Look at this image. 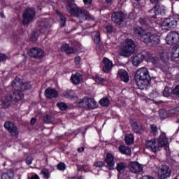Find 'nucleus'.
Segmentation results:
<instances>
[{
  "label": "nucleus",
  "instance_id": "1",
  "mask_svg": "<svg viewBox=\"0 0 179 179\" xmlns=\"http://www.w3.org/2000/svg\"><path fill=\"white\" fill-rule=\"evenodd\" d=\"M12 87L15 90L13 96H6L2 99V104L4 108H6L10 104L12 100H15V101L22 100L24 97L22 91L26 90V89H31V85L29 83H23V81L20 78H15L13 81Z\"/></svg>",
  "mask_w": 179,
  "mask_h": 179
},
{
  "label": "nucleus",
  "instance_id": "2",
  "mask_svg": "<svg viewBox=\"0 0 179 179\" xmlns=\"http://www.w3.org/2000/svg\"><path fill=\"white\" fill-rule=\"evenodd\" d=\"M134 34L140 37L141 41L148 45H157L160 43V36L157 34L145 32L141 27L134 29Z\"/></svg>",
  "mask_w": 179,
  "mask_h": 179
},
{
  "label": "nucleus",
  "instance_id": "3",
  "mask_svg": "<svg viewBox=\"0 0 179 179\" xmlns=\"http://www.w3.org/2000/svg\"><path fill=\"white\" fill-rule=\"evenodd\" d=\"M145 148L154 153L159 152V150H162V148H164L165 150H169V139L166 138V133L162 132L158 141L155 139L146 141Z\"/></svg>",
  "mask_w": 179,
  "mask_h": 179
},
{
  "label": "nucleus",
  "instance_id": "4",
  "mask_svg": "<svg viewBox=\"0 0 179 179\" xmlns=\"http://www.w3.org/2000/svg\"><path fill=\"white\" fill-rule=\"evenodd\" d=\"M66 10L73 16H75V17H78L80 20H83H83H92V19H93V17L90 15V13H89L87 10L77 6L73 1H68Z\"/></svg>",
  "mask_w": 179,
  "mask_h": 179
},
{
  "label": "nucleus",
  "instance_id": "5",
  "mask_svg": "<svg viewBox=\"0 0 179 179\" xmlns=\"http://www.w3.org/2000/svg\"><path fill=\"white\" fill-rule=\"evenodd\" d=\"M149 78H150V76L149 75L148 69L145 67L138 69L135 75V80L137 86L140 89H145L148 86V83H149Z\"/></svg>",
  "mask_w": 179,
  "mask_h": 179
},
{
  "label": "nucleus",
  "instance_id": "6",
  "mask_svg": "<svg viewBox=\"0 0 179 179\" xmlns=\"http://www.w3.org/2000/svg\"><path fill=\"white\" fill-rule=\"evenodd\" d=\"M159 28L158 31H167L169 29H176L177 23H178V17L172 15L167 18L161 20V21H155Z\"/></svg>",
  "mask_w": 179,
  "mask_h": 179
},
{
  "label": "nucleus",
  "instance_id": "7",
  "mask_svg": "<svg viewBox=\"0 0 179 179\" xmlns=\"http://www.w3.org/2000/svg\"><path fill=\"white\" fill-rule=\"evenodd\" d=\"M135 52V43L131 39H127L123 48L121 49L120 55L122 57H131Z\"/></svg>",
  "mask_w": 179,
  "mask_h": 179
},
{
  "label": "nucleus",
  "instance_id": "8",
  "mask_svg": "<svg viewBox=\"0 0 179 179\" xmlns=\"http://www.w3.org/2000/svg\"><path fill=\"white\" fill-rule=\"evenodd\" d=\"M35 16L36 11L33 8H27L22 13V24L24 26L29 24L31 22H33Z\"/></svg>",
  "mask_w": 179,
  "mask_h": 179
},
{
  "label": "nucleus",
  "instance_id": "9",
  "mask_svg": "<svg viewBox=\"0 0 179 179\" xmlns=\"http://www.w3.org/2000/svg\"><path fill=\"white\" fill-rule=\"evenodd\" d=\"M149 13L150 17L156 19L157 16H160V15L163 16L166 13V7L161 3H157L149 11Z\"/></svg>",
  "mask_w": 179,
  "mask_h": 179
},
{
  "label": "nucleus",
  "instance_id": "10",
  "mask_svg": "<svg viewBox=\"0 0 179 179\" xmlns=\"http://www.w3.org/2000/svg\"><path fill=\"white\" fill-rule=\"evenodd\" d=\"M157 173L159 179H167L171 177V169L167 165H162L158 168Z\"/></svg>",
  "mask_w": 179,
  "mask_h": 179
},
{
  "label": "nucleus",
  "instance_id": "11",
  "mask_svg": "<svg viewBox=\"0 0 179 179\" xmlns=\"http://www.w3.org/2000/svg\"><path fill=\"white\" fill-rule=\"evenodd\" d=\"M96 103L94 99L87 97L83 98L78 102V106L80 107H82L83 108H92V110L96 108Z\"/></svg>",
  "mask_w": 179,
  "mask_h": 179
},
{
  "label": "nucleus",
  "instance_id": "12",
  "mask_svg": "<svg viewBox=\"0 0 179 179\" xmlns=\"http://www.w3.org/2000/svg\"><path fill=\"white\" fill-rule=\"evenodd\" d=\"M166 44L169 45H174L179 43V34L176 31L170 32L166 38Z\"/></svg>",
  "mask_w": 179,
  "mask_h": 179
},
{
  "label": "nucleus",
  "instance_id": "13",
  "mask_svg": "<svg viewBox=\"0 0 179 179\" xmlns=\"http://www.w3.org/2000/svg\"><path fill=\"white\" fill-rule=\"evenodd\" d=\"M28 55L33 58H43L44 57V51L38 48H33L29 50Z\"/></svg>",
  "mask_w": 179,
  "mask_h": 179
},
{
  "label": "nucleus",
  "instance_id": "14",
  "mask_svg": "<svg viewBox=\"0 0 179 179\" xmlns=\"http://www.w3.org/2000/svg\"><path fill=\"white\" fill-rule=\"evenodd\" d=\"M125 17V14L121 11H117L112 14V20L115 23H121V22H124Z\"/></svg>",
  "mask_w": 179,
  "mask_h": 179
},
{
  "label": "nucleus",
  "instance_id": "15",
  "mask_svg": "<svg viewBox=\"0 0 179 179\" xmlns=\"http://www.w3.org/2000/svg\"><path fill=\"white\" fill-rule=\"evenodd\" d=\"M129 170L131 173L134 174H138V173H141L143 170V167H142L139 163L134 162H131L129 166Z\"/></svg>",
  "mask_w": 179,
  "mask_h": 179
},
{
  "label": "nucleus",
  "instance_id": "16",
  "mask_svg": "<svg viewBox=\"0 0 179 179\" xmlns=\"http://www.w3.org/2000/svg\"><path fill=\"white\" fill-rule=\"evenodd\" d=\"M167 61H169V57L167 55H161V59L159 60H155L154 64L156 65V66L164 68L167 65Z\"/></svg>",
  "mask_w": 179,
  "mask_h": 179
},
{
  "label": "nucleus",
  "instance_id": "17",
  "mask_svg": "<svg viewBox=\"0 0 179 179\" xmlns=\"http://www.w3.org/2000/svg\"><path fill=\"white\" fill-rule=\"evenodd\" d=\"M106 167L109 170H114V166L115 164V162H114V156H113L110 153H108L106 155Z\"/></svg>",
  "mask_w": 179,
  "mask_h": 179
},
{
  "label": "nucleus",
  "instance_id": "18",
  "mask_svg": "<svg viewBox=\"0 0 179 179\" xmlns=\"http://www.w3.org/2000/svg\"><path fill=\"white\" fill-rule=\"evenodd\" d=\"M117 76L122 80V82H124V83H127V82H129V74H128V72L127 71L121 69H119L117 72Z\"/></svg>",
  "mask_w": 179,
  "mask_h": 179
},
{
  "label": "nucleus",
  "instance_id": "19",
  "mask_svg": "<svg viewBox=\"0 0 179 179\" xmlns=\"http://www.w3.org/2000/svg\"><path fill=\"white\" fill-rule=\"evenodd\" d=\"M103 71L106 73H108L110 71H111V68H113V62L110 61L108 58L104 57L103 59Z\"/></svg>",
  "mask_w": 179,
  "mask_h": 179
},
{
  "label": "nucleus",
  "instance_id": "20",
  "mask_svg": "<svg viewBox=\"0 0 179 179\" xmlns=\"http://www.w3.org/2000/svg\"><path fill=\"white\" fill-rule=\"evenodd\" d=\"M71 81L73 85H79V83L83 82V76L80 73H76L71 76Z\"/></svg>",
  "mask_w": 179,
  "mask_h": 179
},
{
  "label": "nucleus",
  "instance_id": "21",
  "mask_svg": "<svg viewBox=\"0 0 179 179\" xmlns=\"http://www.w3.org/2000/svg\"><path fill=\"white\" fill-rule=\"evenodd\" d=\"M45 96L48 99H55V97H58V91L55 89L48 88L45 90Z\"/></svg>",
  "mask_w": 179,
  "mask_h": 179
},
{
  "label": "nucleus",
  "instance_id": "22",
  "mask_svg": "<svg viewBox=\"0 0 179 179\" xmlns=\"http://www.w3.org/2000/svg\"><path fill=\"white\" fill-rule=\"evenodd\" d=\"M172 61L178 62L179 61V44L176 45L172 50Z\"/></svg>",
  "mask_w": 179,
  "mask_h": 179
},
{
  "label": "nucleus",
  "instance_id": "23",
  "mask_svg": "<svg viewBox=\"0 0 179 179\" xmlns=\"http://www.w3.org/2000/svg\"><path fill=\"white\" fill-rule=\"evenodd\" d=\"M143 59H145V55L138 54L132 59L131 62L134 66H138Z\"/></svg>",
  "mask_w": 179,
  "mask_h": 179
},
{
  "label": "nucleus",
  "instance_id": "24",
  "mask_svg": "<svg viewBox=\"0 0 179 179\" xmlns=\"http://www.w3.org/2000/svg\"><path fill=\"white\" fill-rule=\"evenodd\" d=\"M118 150L122 155H126V156H131V148H129V147L126 145H120Z\"/></svg>",
  "mask_w": 179,
  "mask_h": 179
},
{
  "label": "nucleus",
  "instance_id": "25",
  "mask_svg": "<svg viewBox=\"0 0 179 179\" xmlns=\"http://www.w3.org/2000/svg\"><path fill=\"white\" fill-rule=\"evenodd\" d=\"M159 117L161 120H165V118H169V117H171V112L166 110V109H160L159 111Z\"/></svg>",
  "mask_w": 179,
  "mask_h": 179
},
{
  "label": "nucleus",
  "instance_id": "26",
  "mask_svg": "<svg viewBox=\"0 0 179 179\" xmlns=\"http://www.w3.org/2000/svg\"><path fill=\"white\" fill-rule=\"evenodd\" d=\"M61 51L66 54H72L73 52V48L69 47V45L67 43H63L61 45Z\"/></svg>",
  "mask_w": 179,
  "mask_h": 179
},
{
  "label": "nucleus",
  "instance_id": "27",
  "mask_svg": "<svg viewBox=\"0 0 179 179\" xmlns=\"http://www.w3.org/2000/svg\"><path fill=\"white\" fill-rule=\"evenodd\" d=\"M38 24L39 26L41 27H49L50 24H51L52 20L47 19V18H42Z\"/></svg>",
  "mask_w": 179,
  "mask_h": 179
},
{
  "label": "nucleus",
  "instance_id": "28",
  "mask_svg": "<svg viewBox=\"0 0 179 179\" xmlns=\"http://www.w3.org/2000/svg\"><path fill=\"white\" fill-rule=\"evenodd\" d=\"M134 134H126L124 136V142L127 145H132L134 143Z\"/></svg>",
  "mask_w": 179,
  "mask_h": 179
},
{
  "label": "nucleus",
  "instance_id": "29",
  "mask_svg": "<svg viewBox=\"0 0 179 179\" xmlns=\"http://www.w3.org/2000/svg\"><path fill=\"white\" fill-rule=\"evenodd\" d=\"M63 96L66 99H73V97H75V92L72 90L64 91Z\"/></svg>",
  "mask_w": 179,
  "mask_h": 179
},
{
  "label": "nucleus",
  "instance_id": "30",
  "mask_svg": "<svg viewBox=\"0 0 179 179\" xmlns=\"http://www.w3.org/2000/svg\"><path fill=\"white\" fill-rule=\"evenodd\" d=\"M41 176H42L43 178L44 179H50V177H51V173L48 169H43L41 171Z\"/></svg>",
  "mask_w": 179,
  "mask_h": 179
},
{
  "label": "nucleus",
  "instance_id": "31",
  "mask_svg": "<svg viewBox=\"0 0 179 179\" xmlns=\"http://www.w3.org/2000/svg\"><path fill=\"white\" fill-rule=\"evenodd\" d=\"M15 173L12 171H8L6 173H4L1 175V179H12Z\"/></svg>",
  "mask_w": 179,
  "mask_h": 179
},
{
  "label": "nucleus",
  "instance_id": "32",
  "mask_svg": "<svg viewBox=\"0 0 179 179\" xmlns=\"http://www.w3.org/2000/svg\"><path fill=\"white\" fill-rule=\"evenodd\" d=\"M94 43H95L96 47L100 48L101 42H100V33L99 31H96L94 37Z\"/></svg>",
  "mask_w": 179,
  "mask_h": 179
},
{
  "label": "nucleus",
  "instance_id": "33",
  "mask_svg": "<svg viewBox=\"0 0 179 179\" xmlns=\"http://www.w3.org/2000/svg\"><path fill=\"white\" fill-rule=\"evenodd\" d=\"M131 127L137 134H141V132H142V126L138 125V122H131Z\"/></svg>",
  "mask_w": 179,
  "mask_h": 179
},
{
  "label": "nucleus",
  "instance_id": "34",
  "mask_svg": "<svg viewBox=\"0 0 179 179\" xmlns=\"http://www.w3.org/2000/svg\"><path fill=\"white\" fill-rule=\"evenodd\" d=\"M57 16L60 22L61 27H64V26H65V24L66 23V17H65V16L62 15V14L59 13H57Z\"/></svg>",
  "mask_w": 179,
  "mask_h": 179
},
{
  "label": "nucleus",
  "instance_id": "35",
  "mask_svg": "<svg viewBox=\"0 0 179 179\" xmlns=\"http://www.w3.org/2000/svg\"><path fill=\"white\" fill-rule=\"evenodd\" d=\"M125 169H127V164L123 162L117 164V170L118 173H122L123 171H125Z\"/></svg>",
  "mask_w": 179,
  "mask_h": 179
},
{
  "label": "nucleus",
  "instance_id": "36",
  "mask_svg": "<svg viewBox=\"0 0 179 179\" xmlns=\"http://www.w3.org/2000/svg\"><path fill=\"white\" fill-rule=\"evenodd\" d=\"M8 131L10 134L11 136H14V138H17V135H19V131H17V127H16V126L10 129Z\"/></svg>",
  "mask_w": 179,
  "mask_h": 179
},
{
  "label": "nucleus",
  "instance_id": "37",
  "mask_svg": "<svg viewBox=\"0 0 179 179\" xmlns=\"http://www.w3.org/2000/svg\"><path fill=\"white\" fill-rule=\"evenodd\" d=\"M99 104L103 107H108L110 104V100L108 98H103L99 101Z\"/></svg>",
  "mask_w": 179,
  "mask_h": 179
},
{
  "label": "nucleus",
  "instance_id": "38",
  "mask_svg": "<svg viewBox=\"0 0 179 179\" xmlns=\"http://www.w3.org/2000/svg\"><path fill=\"white\" fill-rule=\"evenodd\" d=\"M172 92H173V90H171V88H169L168 87H166L164 91L162 92L163 96L169 97V96L171 94Z\"/></svg>",
  "mask_w": 179,
  "mask_h": 179
},
{
  "label": "nucleus",
  "instance_id": "39",
  "mask_svg": "<svg viewBox=\"0 0 179 179\" xmlns=\"http://www.w3.org/2000/svg\"><path fill=\"white\" fill-rule=\"evenodd\" d=\"M150 133L153 136H156L159 134V131L157 130V127L155 124L150 125Z\"/></svg>",
  "mask_w": 179,
  "mask_h": 179
},
{
  "label": "nucleus",
  "instance_id": "40",
  "mask_svg": "<svg viewBox=\"0 0 179 179\" xmlns=\"http://www.w3.org/2000/svg\"><path fill=\"white\" fill-rule=\"evenodd\" d=\"M13 127H15V124L11 122H6L4 123V128H6V129H8V131Z\"/></svg>",
  "mask_w": 179,
  "mask_h": 179
},
{
  "label": "nucleus",
  "instance_id": "41",
  "mask_svg": "<svg viewBox=\"0 0 179 179\" xmlns=\"http://www.w3.org/2000/svg\"><path fill=\"white\" fill-rule=\"evenodd\" d=\"M57 106L59 108L60 110H62V111H64L68 108V106H66V103L64 102L57 103Z\"/></svg>",
  "mask_w": 179,
  "mask_h": 179
},
{
  "label": "nucleus",
  "instance_id": "42",
  "mask_svg": "<svg viewBox=\"0 0 179 179\" xmlns=\"http://www.w3.org/2000/svg\"><path fill=\"white\" fill-rule=\"evenodd\" d=\"M43 121H44V122H45V124H51V122L52 121V118L51 117V116H50L48 115H45L43 117Z\"/></svg>",
  "mask_w": 179,
  "mask_h": 179
},
{
  "label": "nucleus",
  "instance_id": "43",
  "mask_svg": "<svg viewBox=\"0 0 179 179\" xmlns=\"http://www.w3.org/2000/svg\"><path fill=\"white\" fill-rule=\"evenodd\" d=\"M65 169H66V166L62 162H60L57 165V169H59L60 171H64V170H65Z\"/></svg>",
  "mask_w": 179,
  "mask_h": 179
},
{
  "label": "nucleus",
  "instance_id": "44",
  "mask_svg": "<svg viewBox=\"0 0 179 179\" xmlns=\"http://www.w3.org/2000/svg\"><path fill=\"white\" fill-rule=\"evenodd\" d=\"M160 96V94L157 91H152V92L150 94V97H152V99H156V97H159Z\"/></svg>",
  "mask_w": 179,
  "mask_h": 179
},
{
  "label": "nucleus",
  "instance_id": "45",
  "mask_svg": "<svg viewBox=\"0 0 179 179\" xmlns=\"http://www.w3.org/2000/svg\"><path fill=\"white\" fill-rule=\"evenodd\" d=\"M94 79L95 82H96L97 83H100L104 81V78H103L99 76H96Z\"/></svg>",
  "mask_w": 179,
  "mask_h": 179
},
{
  "label": "nucleus",
  "instance_id": "46",
  "mask_svg": "<svg viewBox=\"0 0 179 179\" xmlns=\"http://www.w3.org/2000/svg\"><path fill=\"white\" fill-rule=\"evenodd\" d=\"M94 166L95 167H103L104 166V162H103L101 161H98L94 163Z\"/></svg>",
  "mask_w": 179,
  "mask_h": 179
},
{
  "label": "nucleus",
  "instance_id": "47",
  "mask_svg": "<svg viewBox=\"0 0 179 179\" xmlns=\"http://www.w3.org/2000/svg\"><path fill=\"white\" fill-rule=\"evenodd\" d=\"M173 94L179 97V85H177L173 90Z\"/></svg>",
  "mask_w": 179,
  "mask_h": 179
},
{
  "label": "nucleus",
  "instance_id": "48",
  "mask_svg": "<svg viewBox=\"0 0 179 179\" xmlns=\"http://www.w3.org/2000/svg\"><path fill=\"white\" fill-rule=\"evenodd\" d=\"M33 160H34V159L32 157H31V156L27 157L26 159L27 164H31V163H33Z\"/></svg>",
  "mask_w": 179,
  "mask_h": 179
},
{
  "label": "nucleus",
  "instance_id": "49",
  "mask_svg": "<svg viewBox=\"0 0 179 179\" xmlns=\"http://www.w3.org/2000/svg\"><path fill=\"white\" fill-rule=\"evenodd\" d=\"M106 31H108V33H113L114 28H113V26L111 25H107L106 27Z\"/></svg>",
  "mask_w": 179,
  "mask_h": 179
},
{
  "label": "nucleus",
  "instance_id": "50",
  "mask_svg": "<svg viewBox=\"0 0 179 179\" xmlns=\"http://www.w3.org/2000/svg\"><path fill=\"white\" fill-rule=\"evenodd\" d=\"M170 113L172 114H174V113H176V114H179V106L171 110Z\"/></svg>",
  "mask_w": 179,
  "mask_h": 179
},
{
  "label": "nucleus",
  "instance_id": "51",
  "mask_svg": "<svg viewBox=\"0 0 179 179\" xmlns=\"http://www.w3.org/2000/svg\"><path fill=\"white\" fill-rule=\"evenodd\" d=\"M6 59V55L3 54V53H1L0 54V61L3 62L5 61Z\"/></svg>",
  "mask_w": 179,
  "mask_h": 179
},
{
  "label": "nucleus",
  "instance_id": "52",
  "mask_svg": "<svg viewBox=\"0 0 179 179\" xmlns=\"http://www.w3.org/2000/svg\"><path fill=\"white\" fill-rule=\"evenodd\" d=\"M75 64H76V65H79V64H80V57L75 58Z\"/></svg>",
  "mask_w": 179,
  "mask_h": 179
},
{
  "label": "nucleus",
  "instance_id": "53",
  "mask_svg": "<svg viewBox=\"0 0 179 179\" xmlns=\"http://www.w3.org/2000/svg\"><path fill=\"white\" fill-rule=\"evenodd\" d=\"M93 0H83L85 5H90Z\"/></svg>",
  "mask_w": 179,
  "mask_h": 179
},
{
  "label": "nucleus",
  "instance_id": "54",
  "mask_svg": "<svg viewBox=\"0 0 179 179\" xmlns=\"http://www.w3.org/2000/svg\"><path fill=\"white\" fill-rule=\"evenodd\" d=\"M140 179H155L152 176H143Z\"/></svg>",
  "mask_w": 179,
  "mask_h": 179
},
{
  "label": "nucleus",
  "instance_id": "55",
  "mask_svg": "<svg viewBox=\"0 0 179 179\" xmlns=\"http://www.w3.org/2000/svg\"><path fill=\"white\" fill-rule=\"evenodd\" d=\"M36 121H37V119H36V117H32L31 119V125H34V123L36 122Z\"/></svg>",
  "mask_w": 179,
  "mask_h": 179
},
{
  "label": "nucleus",
  "instance_id": "56",
  "mask_svg": "<svg viewBox=\"0 0 179 179\" xmlns=\"http://www.w3.org/2000/svg\"><path fill=\"white\" fill-rule=\"evenodd\" d=\"M139 23H141V24H145L146 23V21L143 18H140Z\"/></svg>",
  "mask_w": 179,
  "mask_h": 179
},
{
  "label": "nucleus",
  "instance_id": "57",
  "mask_svg": "<svg viewBox=\"0 0 179 179\" xmlns=\"http://www.w3.org/2000/svg\"><path fill=\"white\" fill-rule=\"evenodd\" d=\"M84 150H85V148L83 147L78 148V152H79V153H81V152H83Z\"/></svg>",
  "mask_w": 179,
  "mask_h": 179
},
{
  "label": "nucleus",
  "instance_id": "58",
  "mask_svg": "<svg viewBox=\"0 0 179 179\" xmlns=\"http://www.w3.org/2000/svg\"><path fill=\"white\" fill-rule=\"evenodd\" d=\"M150 1L152 2V3H156L159 2V0H150Z\"/></svg>",
  "mask_w": 179,
  "mask_h": 179
},
{
  "label": "nucleus",
  "instance_id": "59",
  "mask_svg": "<svg viewBox=\"0 0 179 179\" xmlns=\"http://www.w3.org/2000/svg\"><path fill=\"white\" fill-rule=\"evenodd\" d=\"M31 40L32 41H36L37 40V38H34V36H31Z\"/></svg>",
  "mask_w": 179,
  "mask_h": 179
},
{
  "label": "nucleus",
  "instance_id": "60",
  "mask_svg": "<svg viewBox=\"0 0 179 179\" xmlns=\"http://www.w3.org/2000/svg\"><path fill=\"white\" fill-rule=\"evenodd\" d=\"M132 16H134V13H131L129 14V17H130V19H135L134 17H132Z\"/></svg>",
  "mask_w": 179,
  "mask_h": 179
},
{
  "label": "nucleus",
  "instance_id": "61",
  "mask_svg": "<svg viewBox=\"0 0 179 179\" xmlns=\"http://www.w3.org/2000/svg\"><path fill=\"white\" fill-rule=\"evenodd\" d=\"M106 3H111L113 0H105Z\"/></svg>",
  "mask_w": 179,
  "mask_h": 179
},
{
  "label": "nucleus",
  "instance_id": "62",
  "mask_svg": "<svg viewBox=\"0 0 179 179\" xmlns=\"http://www.w3.org/2000/svg\"><path fill=\"white\" fill-rule=\"evenodd\" d=\"M0 16H1V17H4L3 13H0Z\"/></svg>",
  "mask_w": 179,
  "mask_h": 179
},
{
  "label": "nucleus",
  "instance_id": "63",
  "mask_svg": "<svg viewBox=\"0 0 179 179\" xmlns=\"http://www.w3.org/2000/svg\"><path fill=\"white\" fill-rule=\"evenodd\" d=\"M80 23H82V21H80Z\"/></svg>",
  "mask_w": 179,
  "mask_h": 179
},
{
  "label": "nucleus",
  "instance_id": "64",
  "mask_svg": "<svg viewBox=\"0 0 179 179\" xmlns=\"http://www.w3.org/2000/svg\"><path fill=\"white\" fill-rule=\"evenodd\" d=\"M136 1H139V0H136Z\"/></svg>",
  "mask_w": 179,
  "mask_h": 179
}]
</instances>
